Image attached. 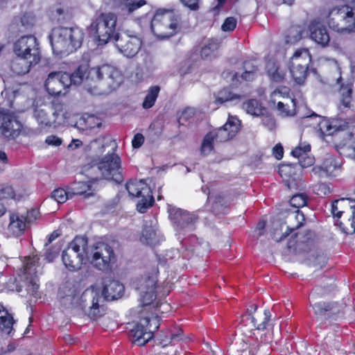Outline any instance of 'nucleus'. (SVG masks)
<instances>
[{
  "instance_id": "1",
  "label": "nucleus",
  "mask_w": 355,
  "mask_h": 355,
  "mask_svg": "<svg viewBox=\"0 0 355 355\" xmlns=\"http://www.w3.org/2000/svg\"><path fill=\"white\" fill-rule=\"evenodd\" d=\"M123 82L121 72L110 64L90 68L85 80L86 89L92 95H106Z\"/></svg>"
},
{
  "instance_id": "2",
  "label": "nucleus",
  "mask_w": 355,
  "mask_h": 355,
  "mask_svg": "<svg viewBox=\"0 0 355 355\" xmlns=\"http://www.w3.org/2000/svg\"><path fill=\"white\" fill-rule=\"evenodd\" d=\"M101 296L94 289H86L80 295L76 288L69 290V293L60 296V304L68 309H80L91 319L96 320L101 315L99 300Z\"/></svg>"
},
{
  "instance_id": "3",
  "label": "nucleus",
  "mask_w": 355,
  "mask_h": 355,
  "mask_svg": "<svg viewBox=\"0 0 355 355\" xmlns=\"http://www.w3.org/2000/svg\"><path fill=\"white\" fill-rule=\"evenodd\" d=\"M49 40L54 54H69L82 46L84 32L78 27H58L53 29Z\"/></svg>"
},
{
  "instance_id": "4",
  "label": "nucleus",
  "mask_w": 355,
  "mask_h": 355,
  "mask_svg": "<svg viewBox=\"0 0 355 355\" xmlns=\"http://www.w3.org/2000/svg\"><path fill=\"white\" fill-rule=\"evenodd\" d=\"M328 26L340 34L355 33V14L348 6H335L324 15Z\"/></svg>"
},
{
  "instance_id": "5",
  "label": "nucleus",
  "mask_w": 355,
  "mask_h": 355,
  "mask_svg": "<svg viewBox=\"0 0 355 355\" xmlns=\"http://www.w3.org/2000/svg\"><path fill=\"white\" fill-rule=\"evenodd\" d=\"M116 15L112 12L96 15L89 26V32L100 44H107L111 40L114 41L119 34L116 31Z\"/></svg>"
},
{
  "instance_id": "6",
  "label": "nucleus",
  "mask_w": 355,
  "mask_h": 355,
  "mask_svg": "<svg viewBox=\"0 0 355 355\" xmlns=\"http://www.w3.org/2000/svg\"><path fill=\"white\" fill-rule=\"evenodd\" d=\"M87 239L84 236H76L62 252V259L65 267L70 271H76L83 264L89 260L87 252Z\"/></svg>"
},
{
  "instance_id": "7",
  "label": "nucleus",
  "mask_w": 355,
  "mask_h": 355,
  "mask_svg": "<svg viewBox=\"0 0 355 355\" xmlns=\"http://www.w3.org/2000/svg\"><path fill=\"white\" fill-rule=\"evenodd\" d=\"M151 30L155 36L166 39L175 35L180 28V17L173 12L159 10L151 21Z\"/></svg>"
},
{
  "instance_id": "8",
  "label": "nucleus",
  "mask_w": 355,
  "mask_h": 355,
  "mask_svg": "<svg viewBox=\"0 0 355 355\" xmlns=\"http://www.w3.org/2000/svg\"><path fill=\"white\" fill-rule=\"evenodd\" d=\"M327 291H322L320 287H316L311 293L310 303L315 315L321 320H336L343 315V304L335 302H319L313 303L315 295H323Z\"/></svg>"
},
{
  "instance_id": "9",
  "label": "nucleus",
  "mask_w": 355,
  "mask_h": 355,
  "mask_svg": "<svg viewBox=\"0 0 355 355\" xmlns=\"http://www.w3.org/2000/svg\"><path fill=\"white\" fill-rule=\"evenodd\" d=\"M129 196L141 199L137 204V209L140 213H144L154 203V198L150 187L144 180H130L125 184Z\"/></svg>"
},
{
  "instance_id": "10",
  "label": "nucleus",
  "mask_w": 355,
  "mask_h": 355,
  "mask_svg": "<svg viewBox=\"0 0 355 355\" xmlns=\"http://www.w3.org/2000/svg\"><path fill=\"white\" fill-rule=\"evenodd\" d=\"M169 218L175 231L180 234L193 232L198 220L196 214L175 207L169 209Z\"/></svg>"
},
{
  "instance_id": "11",
  "label": "nucleus",
  "mask_w": 355,
  "mask_h": 355,
  "mask_svg": "<svg viewBox=\"0 0 355 355\" xmlns=\"http://www.w3.org/2000/svg\"><path fill=\"white\" fill-rule=\"evenodd\" d=\"M121 162L116 154H108L98 163L97 168L104 179L119 184L123 180Z\"/></svg>"
},
{
  "instance_id": "12",
  "label": "nucleus",
  "mask_w": 355,
  "mask_h": 355,
  "mask_svg": "<svg viewBox=\"0 0 355 355\" xmlns=\"http://www.w3.org/2000/svg\"><path fill=\"white\" fill-rule=\"evenodd\" d=\"M157 277L155 275H144L133 282V286L139 292L143 306L150 305L156 299Z\"/></svg>"
},
{
  "instance_id": "13",
  "label": "nucleus",
  "mask_w": 355,
  "mask_h": 355,
  "mask_svg": "<svg viewBox=\"0 0 355 355\" xmlns=\"http://www.w3.org/2000/svg\"><path fill=\"white\" fill-rule=\"evenodd\" d=\"M13 49L17 56L32 58L33 62L40 60L39 43L33 35L21 37L15 42Z\"/></svg>"
},
{
  "instance_id": "14",
  "label": "nucleus",
  "mask_w": 355,
  "mask_h": 355,
  "mask_svg": "<svg viewBox=\"0 0 355 355\" xmlns=\"http://www.w3.org/2000/svg\"><path fill=\"white\" fill-rule=\"evenodd\" d=\"M311 57L307 50H298L291 58L290 71L294 80L299 85L304 83Z\"/></svg>"
},
{
  "instance_id": "15",
  "label": "nucleus",
  "mask_w": 355,
  "mask_h": 355,
  "mask_svg": "<svg viewBox=\"0 0 355 355\" xmlns=\"http://www.w3.org/2000/svg\"><path fill=\"white\" fill-rule=\"evenodd\" d=\"M115 254L111 246L105 243H99L92 252L91 263L96 268L105 271L110 268V263L114 262Z\"/></svg>"
},
{
  "instance_id": "16",
  "label": "nucleus",
  "mask_w": 355,
  "mask_h": 355,
  "mask_svg": "<svg viewBox=\"0 0 355 355\" xmlns=\"http://www.w3.org/2000/svg\"><path fill=\"white\" fill-rule=\"evenodd\" d=\"M307 203V196L304 193H298L293 196V197L290 200V204L292 207H294L297 209L300 207H302L305 206ZM288 218L290 220L295 219L297 222L296 225L293 227H288V230L282 234V235L279 238H275V241L277 242H280L283 241L285 238H286L291 232H293L295 230L298 229L301 226L303 225L304 222L305 220L304 216L302 212H301L299 209H297L295 212H293L289 214Z\"/></svg>"
},
{
  "instance_id": "17",
  "label": "nucleus",
  "mask_w": 355,
  "mask_h": 355,
  "mask_svg": "<svg viewBox=\"0 0 355 355\" xmlns=\"http://www.w3.org/2000/svg\"><path fill=\"white\" fill-rule=\"evenodd\" d=\"M69 73L63 71L51 72L44 83L47 92L54 96H60L69 87Z\"/></svg>"
},
{
  "instance_id": "18",
  "label": "nucleus",
  "mask_w": 355,
  "mask_h": 355,
  "mask_svg": "<svg viewBox=\"0 0 355 355\" xmlns=\"http://www.w3.org/2000/svg\"><path fill=\"white\" fill-rule=\"evenodd\" d=\"M305 164L300 162L298 164H283L279 168V173L289 189H296L301 185L302 168L305 167Z\"/></svg>"
},
{
  "instance_id": "19",
  "label": "nucleus",
  "mask_w": 355,
  "mask_h": 355,
  "mask_svg": "<svg viewBox=\"0 0 355 355\" xmlns=\"http://www.w3.org/2000/svg\"><path fill=\"white\" fill-rule=\"evenodd\" d=\"M21 128V123L13 114L7 110L0 108V130L6 137L15 138Z\"/></svg>"
},
{
  "instance_id": "20",
  "label": "nucleus",
  "mask_w": 355,
  "mask_h": 355,
  "mask_svg": "<svg viewBox=\"0 0 355 355\" xmlns=\"http://www.w3.org/2000/svg\"><path fill=\"white\" fill-rule=\"evenodd\" d=\"M241 122L236 116H230L220 128L210 132L216 142H225L232 139L240 130Z\"/></svg>"
},
{
  "instance_id": "21",
  "label": "nucleus",
  "mask_w": 355,
  "mask_h": 355,
  "mask_svg": "<svg viewBox=\"0 0 355 355\" xmlns=\"http://www.w3.org/2000/svg\"><path fill=\"white\" fill-rule=\"evenodd\" d=\"M114 42L119 51L128 58L134 57L141 46V41L139 37L126 34H119Z\"/></svg>"
},
{
  "instance_id": "22",
  "label": "nucleus",
  "mask_w": 355,
  "mask_h": 355,
  "mask_svg": "<svg viewBox=\"0 0 355 355\" xmlns=\"http://www.w3.org/2000/svg\"><path fill=\"white\" fill-rule=\"evenodd\" d=\"M342 164L340 157L328 156L321 165L313 168V172L321 178L336 177L341 172Z\"/></svg>"
},
{
  "instance_id": "23",
  "label": "nucleus",
  "mask_w": 355,
  "mask_h": 355,
  "mask_svg": "<svg viewBox=\"0 0 355 355\" xmlns=\"http://www.w3.org/2000/svg\"><path fill=\"white\" fill-rule=\"evenodd\" d=\"M103 284L102 295L105 300H114L123 295L124 286L119 281L106 277L103 279Z\"/></svg>"
},
{
  "instance_id": "24",
  "label": "nucleus",
  "mask_w": 355,
  "mask_h": 355,
  "mask_svg": "<svg viewBox=\"0 0 355 355\" xmlns=\"http://www.w3.org/2000/svg\"><path fill=\"white\" fill-rule=\"evenodd\" d=\"M310 37L321 46H327L330 41L329 32L323 24L319 21H313L309 27Z\"/></svg>"
},
{
  "instance_id": "25",
  "label": "nucleus",
  "mask_w": 355,
  "mask_h": 355,
  "mask_svg": "<svg viewBox=\"0 0 355 355\" xmlns=\"http://www.w3.org/2000/svg\"><path fill=\"white\" fill-rule=\"evenodd\" d=\"M130 336L134 339L132 342L139 346L145 345L153 338V334L148 331L142 319L130 330Z\"/></svg>"
},
{
  "instance_id": "26",
  "label": "nucleus",
  "mask_w": 355,
  "mask_h": 355,
  "mask_svg": "<svg viewBox=\"0 0 355 355\" xmlns=\"http://www.w3.org/2000/svg\"><path fill=\"white\" fill-rule=\"evenodd\" d=\"M27 220L24 215L12 214L10 216V223L8 231L14 236H21L25 231Z\"/></svg>"
},
{
  "instance_id": "27",
  "label": "nucleus",
  "mask_w": 355,
  "mask_h": 355,
  "mask_svg": "<svg viewBox=\"0 0 355 355\" xmlns=\"http://www.w3.org/2000/svg\"><path fill=\"white\" fill-rule=\"evenodd\" d=\"M38 62H32V58L17 56L11 63V69L17 75H24L29 72L31 67Z\"/></svg>"
},
{
  "instance_id": "28",
  "label": "nucleus",
  "mask_w": 355,
  "mask_h": 355,
  "mask_svg": "<svg viewBox=\"0 0 355 355\" xmlns=\"http://www.w3.org/2000/svg\"><path fill=\"white\" fill-rule=\"evenodd\" d=\"M230 205V198L223 194H216L212 203L211 210L215 215L225 214L227 213Z\"/></svg>"
},
{
  "instance_id": "29",
  "label": "nucleus",
  "mask_w": 355,
  "mask_h": 355,
  "mask_svg": "<svg viewBox=\"0 0 355 355\" xmlns=\"http://www.w3.org/2000/svg\"><path fill=\"white\" fill-rule=\"evenodd\" d=\"M242 98V96L233 93L229 88H224L219 91L216 98L217 104L230 103L235 105L238 103Z\"/></svg>"
},
{
  "instance_id": "30",
  "label": "nucleus",
  "mask_w": 355,
  "mask_h": 355,
  "mask_svg": "<svg viewBox=\"0 0 355 355\" xmlns=\"http://www.w3.org/2000/svg\"><path fill=\"white\" fill-rule=\"evenodd\" d=\"M69 189L71 198L74 196H84L85 198H88L93 196V192L90 191L92 185L87 182H73L69 187Z\"/></svg>"
},
{
  "instance_id": "31",
  "label": "nucleus",
  "mask_w": 355,
  "mask_h": 355,
  "mask_svg": "<svg viewBox=\"0 0 355 355\" xmlns=\"http://www.w3.org/2000/svg\"><path fill=\"white\" fill-rule=\"evenodd\" d=\"M243 108L248 114L254 116H263L267 112V109L257 99H250L244 102Z\"/></svg>"
},
{
  "instance_id": "32",
  "label": "nucleus",
  "mask_w": 355,
  "mask_h": 355,
  "mask_svg": "<svg viewBox=\"0 0 355 355\" xmlns=\"http://www.w3.org/2000/svg\"><path fill=\"white\" fill-rule=\"evenodd\" d=\"M13 324L12 316L0 304V331L9 335L12 330Z\"/></svg>"
},
{
  "instance_id": "33",
  "label": "nucleus",
  "mask_w": 355,
  "mask_h": 355,
  "mask_svg": "<svg viewBox=\"0 0 355 355\" xmlns=\"http://www.w3.org/2000/svg\"><path fill=\"white\" fill-rule=\"evenodd\" d=\"M141 241L148 245H154L158 241L157 238V230L155 226L153 225L152 221H150V225H148L147 222L144 225Z\"/></svg>"
},
{
  "instance_id": "34",
  "label": "nucleus",
  "mask_w": 355,
  "mask_h": 355,
  "mask_svg": "<svg viewBox=\"0 0 355 355\" xmlns=\"http://www.w3.org/2000/svg\"><path fill=\"white\" fill-rule=\"evenodd\" d=\"M220 46V42L216 39H211L202 47L200 55L204 59H211L216 56V52Z\"/></svg>"
},
{
  "instance_id": "35",
  "label": "nucleus",
  "mask_w": 355,
  "mask_h": 355,
  "mask_svg": "<svg viewBox=\"0 0 355 355\" xmlns=\"http://www.w3.org/2000/svg\"><path fill=\"white\" fill-rule=\"evenodd\" d=\"M89 69L87 64H83L80 65L73 73H69V87L72 84L79 85L84 80H85L87 78L85 75H88Z\"/></svg>"
},
{
  "instance_id": "36",
  "label": "nucleus",
  "mask_w": 355,
  "mask_h": 355,
  "mask_svg": "<svg viewBox=\"0 0 355 355\" xmlns=\"http://www.w3.org/2000/svg\"><path fill=\"white\" fill-rule=\"evenodd\" d=\"M266 69L267 73L272 81L281 83L284 80L285 73L279 68L278 65L275 62H268Z\"/></svg>"
},
{
  "instance_id": "37",
  "label": "nucleus",
  "mask_w": 355,
  "mask_h": 355,
  "mask_svg": "<svg viewBox=\"0 0 355 355\" xmlns=\"http://www.w3.org/2000/svg\"><path fill=\"white\" fill-rule=\"evenodd\" d=\"M160 92V87L158 85L151 86L147 91V94L142 103L143 108L148 110L151 108L158 97Z\"/></svg>"
},
{
  "instance_id": "38",
  "label": "nucleus",
  "mask_w": 355,
  "mask_h": 355,
  "mask_svg": "<svg viewBox=\"0 0 355 355\" xmlns=\"http://www.w3.org/2000/svg\"><path fill=\"white\" fill-rule=\"evenodd\" d=\"M340 105L344 107L349 108L352 101V84L343 85L340 87Z\"/></svg>"
},
{
  "instance_id": "39",
  "label": "nucleus",
  "mask_w": 355,
  "mask_h": 355,
  "mask_svg": "<svg viewBox=\"0 0 355 355\" xmlns=\"http://www.w3.org/2000/svg\"><path fill=\"white\" fill-rule=\"evenodd\" d=\"M287 100L291 105L288 103H284L283 102H278L277 109L280 112V114L284 116H293L296 113V100L294 98Z\"/></svg>"
},
{
  "instance_id": "40",
  "label": "nucleus",
  "mask_w": 355,
  "mask_h": 355,
  "mask_svg": "<svg viewBox=\"0 0 355 355\" xmlns=\"http://www.w3.org/2000/svg\"><path fill=\"white\" fill-rule=\"evenodd\" d=\"M123 5L122 10L130 15L146 3L145 0H120Z\"/></svg>"
},
{
  "instance_id": "41",
  "label": "nucleus",
  "mask_w": 355,
  "mask_h": 355,
  "mask_svg": "<svg viewBox=\"0 0 355 355\" xmlns=\"http://www.w3.org/2000/svg\"><path fill=\"white\" fill-rule=\"evenodd\" d=\"M44 107L36 106L34 108V117L36 119L39 124L45 126L51 125V120L49 119L46 110Z\"/></svg>"
},
{
  "instance_id": "42",
  "label": "nucleus",
  "mask_w": 355,
  "mask_h": 355,
  "mask_svg": "<svg viewBox=\"0 0 355 355\" xmlns=\"http://www.w3.org/2000/svg\"><path fill=\"white\" fill-rule=\"evenodd\" d=\"M244 72L241 75V78L245 80H252L257 71V67L253 61H245L243 63Z\"/></svg>"
},
{
  "instance_id": "43",
  "label": "nucleus",
  "mask_w": 355,
  "mask_h": 355,
  "mask_svg": "<svg viewBox=\"0 0 355 355\" xmlns=\"http://www.w3.org/2000/svg\"><path fill=\"white\" fill-rule=\"evenodd\" d=\"M51 198L58 202V203H64L67 200L71 198V196L69 193V187H67V190L62 188H58L51 192Z\"/></svg>"
},
{
  "instance_id": "44",
  "label": "nucleus",
  "mask_w": 355,
  "mask_h": 355,
  "mask_svg": "<svg viewBox=\"0 0 355 355\" xmlns=\"http://www.w3.org/2000/svg\"><path fill=\"white\" fill-rule=\"evenodd\" d=\"M309 264L321 268L326 263V257L317 252H312L308 257Z\"/></svg>"
},
{
  "instance_id": "45",
  "label": "nucleus",
  "mask_w": 355,
  "mask_h": 355,
  "mask_svg": "<svg viewBox=\"0 0 355 355\" xmlns=\"http://www.w3.org/2000/svg\"><path fill=\"white\" fill-rule=\"evenodd\" d=\"M215 139L211 133L208 132L204 137L201 145V153L203 155L209 154L214 148V143Z\"/></svg>"
},
{
  "instance_id": "46",
  "label": "nucleus",
  "mask_w": 355,
  "mask_h": 355,
  "mask_svg": "<svg viewBox=\"0 0 355 355\" xmlns=\"http://www.w3.org/2000/svg\"><path fill=\"white\" fill-rule=\"evenodd\" d=\"M302 38V29L300 26H293L288 30L286 35V42L294 44Z\"/></svg>"
},
{
  "instance_id": "47",
  "label": "nucleus",
  "mask_w": 355,
  "mask_h": 355,
  "mask_svg": "<svg viewBox=\"0 0 355 355\" xmlns=\"http://www.w3.org/2000/svg\"><path fill=\"white\" fill-rule=\"evenodd\" d=\"M182 330L179 329L176 333H170L168 336L161 338L159 344L162 347H166L169 344H172L182 339Z\"/></svg>"
},
{
  "instance_id": "48",
  "label": "nucleus",
  "mask_w": 355,
  "mask_h": 355,
  "mask_svg": "<svg viewBox=\"0 0 355 355\" xmlns=\"http://www.w3.org/2000/svg\"><path fill=\"white\" fill-rule=\"evenodd\" d=\"M142 320L148 331H150L151 334L154 335V332L156 331L159 327L160 324L159 317L155 316L151 318H145Z\"/></svg>"
},
{
  "instance_id": "49",
  "label": "nucleus",
  "mask_w": 355,
  "mask_h": 355,
  "mask_svg": "<svg viewBox=\"0 0 355 355\" xmlns=\"http://www.w3.org/2000/svg\"><path fill=\"white\" fill-rule=\"evenodd\" d=\"M331 121L334 133L348 128L349 123L345 119L334 118L331 119Z\"/></svg>"
},
{
  "instance_id": "50",
  "label": "nucleus",
  "mask_w": 355,
  "mask_h": 355,
  "mask_svg": "<svg viewBox=\"0 0 355 355\" xmlns=\"http://www.w3.org/2000/svg\"><path fill=\"white\" fill-rule=\"evenodd\" d=\"M318 127L322 135H331L334 134L331 119H322L318 123Z\"/></svg>"
},
{
  "instance_id": "51",
  "label": "nucleus",
  "mask_w": 355,
  "mask_h": 355,
  "mask_svg": "<svg viewBox=\"0 0 355 355\" xmlns=\"http://www.w3.org/2000/svg\"><path fill=\"white\" fill-rule=\"evenodd\" d=\"M38 289L39 284H37V280L35 279H32L26 288L28 293L37 299L39 297Z\"/></svg>"
},
{
  "instance_id": "52",
  "label": "nucleus",
  "mask_w": 355,
  "mask_h": 355,
  "mask_svg": "<svg viewBox=\"0 0 355 355\" xmlns=\"http://www.w3.org/2000/svg\"><path fill=\"white\" fill-rule=\"evenodd\" d=\"M60 248L58 245H53L48 249L45 252V258L49 261H53L55 258H56L59 254Z\"/></svg>"
},
{
  "instance_id": "53",
  "label": "nucleus",
  "mask_w": 355,
  "mask_h": 355,
  "mask_svg": "<svg viewBox=\"0 0 355 355\" xmlns=\"http://www.w3.org/2000/svg\"><path fill=\"white\" fill-rule=\"evenodd\" d=\"M236 26V19L233 17H227L222 24L223 31H232Z\"/></svg>"
},
{
  "instance_id": "54",
  "label": "nucleus",
  "mask_w": 355,
  "mask_h": 355,
  "mask_svg": "<svg viewBox=\"0 0 355 355\" xmlns=\"http://www.w3.org/2000/svg\"><path fill=\"white\" fill-rule=\"evenodd\" d=\"M14 197V190L10 186H1L0 187V200L4 198Z\"/></svg>"
},
{
  "instance_id": "55",
  "label": "nucleus",
  "mask_w": 355,
  "mask_h": 355,
  "mask_svg": "<svg viewBox=\"0 0 355 355\" xmlns=\"http://www.w3.org/2000/svg\"><path fill=\"white\" fill-rule=\"evenodd\" d=\"M317 194L319 196H326L331 193L330 186L327 183H319L315 186Z\"/></svg>"
},
{
  "instance_id": "56",
  "label": "nucleus",
  "mask_w": 355,
  "mask_h": 355,
  "mask_svg": "<svg viewBox=\"0 0 355 355\" xmlns=\"http://www.w3.org/2000/svg\"><path fill=\"white\" fill-rule=\"evenodd\" d=\"M310 150L311 146L309 145L304 146L303 148L299 146L293 150L291 154L295 157L300 158L305 156Z\"/></svg>"
},
{
  "instance_id": "57",
  "label": "nucleus",
  "mask_w": 355,
  "mask_h": 355,
  "mask_svg": "<svg viewBox=\"0 0 355 355\" xmlns=\"http://www.w3.org/2000/svg\"><path fill=\"white\" fill-rule=\"evenodd\" d=\"M346 201L345 199L342 198L340 200H334L331 204V213L334 217L340 218L343 214V211L338 210V205L345 203Z\"/></svg>"
},
{
  "instance_id": "58",
  "label": "nucleus",
  "mask_w": 355,
  "mask_h": 355,
  "mask_svg": "<svg viewBox=\"0 0 355 355\" xmlns=\"http://www.w3.org/2000/svg\"><path fill=\"white\" fill-rule=\"evenodd\" d=\"M262 116V123L268 129L272 130L275 126L274 119L268 114V112Z\"/></svg>"
},
{
  "instance_id": "59",
  "label": "nucleus",
  "mask_w": 355,
  "mask_h": 355,
  "mask_svg": "<svg viewBox=\"0 0 355 355\" xmlns=\"http://www.w3.org/2000/svg\"><path fill=\"white\" fill-rule=\"evenodd\" d=\"M144 142V137L142 134L137 133L134 136L132 141V147L134 148H138L141 146Z\"/></svg>"
},
{
  "instance_id": "60",
  "label": "nucleus",
  "mask_w": 355,
  "mask_h": 355,
  "mask_svg": "<svg viewBox=\"0 0 355 355\" xmlns=\"http://www.w3.org/2000/svg\"><path fill=\"white\" fill-rule=\"evenodd\" d=\"M45 142L49 146H59L62 144V139L55 135H50L46 137Z\"/></svg>"
},
{
  "instance_id": "61",
  "label": "nucleus",
  "mask_w": 355,
  "mask_h": 355,
  "mask_svg": "<svg viewBox=\"0 0 355 355\" xmlns=\"http://www.w3.org/2000/svg\"><path fill=\"white\" fill-rule=\"evenodd\" d=\"M270 312L269 310L264 311V320L263 321L257 326V329L259 330H264L266 329L268 323L270 319Z\"/></svg>"
},
{
  "instance_id": "62",
  "label": "nucleus",
  "mask_w": 355,
  "mask_h": 355,
  "mask_svg": "<svg viewBox=\"0 0 355 355\" xmlns=\"http://www.w3.org/2000/svg\"><path fill=\"white\" fill-rule=\"evenodd\" d=\"M272 153L278 160L281 159L284 155V148L280 144L275 145L272 148Z\"/></svg>"
},
{
  "instance_id": "63",
  "label": "nucleus",
  "mask_w": 355,
  "mask_h": 355,
  "mask_svg": "<svg viewBox=\"0 0 355 355\" xmlns=\"http://www.w3.org/2000/svg\"><path fill=\"white\" fill-rule=\"evenodd\" d=\"M184 6L188 7L191 10H196L198 9L199 0H180Z\"/></svg>"
},
{
  "instance_id": "64",
  "label": "nucleus",
  "mask_w": 355,
  "mask_h": 355,
  "mask_svg": "<svg viewBox=\"0 0 355 355\" xmlns=\"http://www.w3.org/2000/svg\"><path fill=\"white\" fill-rule=\"evenodd\" d=\"M38 214L39 211L37 209H31L30 211H28L27 214L25 216V218L27 220L28 223H31L33 220H35L37 218Z\"/></svg>"
}]
</instances>
